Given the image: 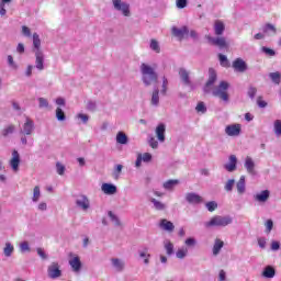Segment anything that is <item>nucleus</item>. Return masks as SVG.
Wrapping results in <instances>:
<instances>
[{"instance_id":"9","label":"nucleus","mask_w":281,"mask_h":281,"mask_svg":"<svg viewBox=\"0 0 281 281\" xmlns=\"http://www.w3.org/2000/svg\"><path fill=\"white\" fill-rule=\"evenodd\" d=\"M44 63L45 56L43 55V52L35 50V67L38 69V71H43V69H45Z\"/></svg>"},{"instance_id":"34","label":"nucleus","mask_w":281,"mask_h":281,"mask_svg":"<svg viewBox=\"0 0 281 281\" xmlns=\"http://www.w3.org/2000/svg\"><path fill=\"white\" fill-rule=\"evenodd\" d=\"M151 104H154V106H157V104H159V89L154 90L151 94Z\"/></svg>"},{"instance_id":"17","label":"nucleus","mask_w":281,"mask_h":281,"mask_svg":"<svg viewBox=\"0 0 281 281\" xmlns=\"http://www.w3.org/2000/svg\"><path fill=\"white\" fill-rule=\"evenodd\" d=\"M238 162V159L236 158V155H231L229 156V164H226L224 166L225 170H227V172H234V170H236V164Z\"/></svg>"},{"instance_id":"15","label":"nucleus","mask_w":281,"mask_h":281,"mask_svg":"<svg viewBox=\"0 0 281 281\" xmlns=\"http://www.w3.org/2000/svg\"><path fill=\"white\" fill-rule=\"evenodd\" d=\"M33 132H34V121H32V119L30 117H26V121L23 124V131L21 133H23L24 135H32Z\"/></svg>"},{"instance_id":"20","label":"nucleus","mask_w":281,"mask_h":281,"mask_svg":"<svg viewBox=\"0 0 281 281\" xmlns=\"http://www.w3.org/2000/svg\"><path fill=\"white\" fill-rule=\"evenodd\" d=\"M156 135L159 142H166V125L159 124L156 127Z\"/></svg>"},{"instance_id":"8","label":"nucleus","mask_w":281,"mask_h":281,"mask_svg":"<svg viewBox=\"0 0 281 281\" xmlns=\"http://www.w3.org/2000/svg\"><path fill=\"white\" fill-rule=\"evenodd\" d=\"M172 34L176 36V38H179V41H183L190 34V30L188 26H182L181 29L173 27Z\"/></svg>"},{"instance_id":"3","label":"nucleus","mask_w":281,"mask_h":281,"mask_svg":"<svg viewBox=\"0 0 281 281\" xmlns=\"http://www.w3.org/2000/svg\"><path fill=\"white\" fill-rule=\"evenodd\" d=\"M227 225H232V217L221 215H215L205 223V227H227Z\"/></svg>"},{"instance_id":"18","label":"nucleus","mask_w":281,"mask_h":281,"mask_svg":"<svg viewBox=\"0 0 281 281\" xmlns=\"http://www.w3.org/2000/svg\"><path fill=\"white\" fill-rule=\"evenodd\" d=\"M214 32L216 36H223V32H225V23L221 20H216L214 22Z\"/></svg>"},{"instance_id":"33","label":"nucleus","mask_w":281,"mask_h":281,"mask_svg":"<svg viewBox=\"0 0 281 281\" xmlns=\"http://www.w3.org/2000/svg\"><path fill=\"white\" fill-rule=\"evenodd\" d=\"M149 47L150 49H153V52H156V54H159L161 52V48L159 47V42H157V40H151Z\"/></svg>"},{"instance_id":"41","label":"nucleus","mask_w":281,"mask_h":281,"mask_svg":"<svg viewBox=\"0 0 281 281\" xmlns=\"http://www.w3.org/2000/svg\"><path fill=\"white\" fill-rule=\"evenodd\" d=\"M14 133V125H9L2 131L3 137H8V135H12Z\"/></svg>"},{"instance_id":"19","label":"nucleus","mask_w":281,"mask_h":281,"mask_svg":"<svg viewBox=\"0 0 281 281\" xmlns=\"http://www.w3.org/2000/svg\"><path fill=\"white\" fill-rule=\"evenodd\" d=\"M270 194L271 193L269 192V190H263L255 195V200H257L258 203H267V201H269Z\"/></svg>"},{"instance_id":"2","label":"nucleus","mask_w":281,"mask_h":281,"mask_svg":"<svg viewBox=\"0 0 281 281\" xmlns=\"http://www.w3.org/2000/svg\"><path fill=\"white\" fill-rule=\"evenodd\" d=\"M228 89L229 82L221 81L220 85L213 89L212 93L214 98H220V100H223V102H229V93H227Z\"/></svg>"},{"instance_id":"55","label":"nucleus","mask_w":281,"mask_h":281,"mask_svg":"<svg viewBox=\"0 0 281 281\" xmlns=\"http://www.w3.org/2000/svg\"><path fill=\"white\" fill-rule=\"evenodd\" d=\"M271 229H273V221L272 220H268L266 222V232H267V234L271 233Z\"/></svg>"},{"instance_id":"6","label":"nucleus","mask_w":281,"mask_h":281,"mask_svg":"<svg viewBox=\"0 0 281 281\" xmlns=\"http://www.w3.org/2000/svg\"><path fill=\"white\" fill-rule=\"evenodd\" d=\"M48 277L52 278V280H56V278H60L63 276V271H60V266L58 262H53L48 267Z\"/></svg>"},{"instance_id":"56","label":"nucleus","mask_w":281,"mask_h":281,"mask_svg":"<svg viewBox=\"0 0 281 281\" xmlns=\"http://www.w3.org/2000/svg\"><path fill=\"white\" fill-rule=\"evenodd\" d=\"M20 249H21L22 252L30 251V244L27 241H23L20 245Z\"/></svg>"},{"instance_id":"52","label":"nucleus","mask_w":281,"mask_h":281,"mask_svg":"<svg viewBox=\"0 0 281 281\" xmlns=\"http://www.w3.org/2000/svg\"><path fill=\"white\" fill-rule=\"evenodd\" d=\"M168 91V79L166 77L162 78V90L161 93L166 95V92Z\"/></svg>"},{"instance_id":"37","label":"nucleus","mask_w":281,"mask_h":281,"mask_svg":"<svg viewBox=\"0 0 281 281\" xmlns=\"http://www.w3.org/2000/svg\"><path fill=\"white\" fill-rule=\"evenodd\" d=\"M124 169V166H122V165H116L115 166V169H114V171H113V178L114 179H120V175H122V170Z\"/></svg>"},{"instance_id":"44","label":"nucleus","mask_w":281,"mask_h":281,"mask_svg":"<svg viewBox=\"0 0 281 281\" xmlns=\"http://www.w3.org/2000/svg\"><path fill=\"white\" fill-rule=\"evenodd\" d=\"M177 258L183 259L186 256H188V248H181L177 251Z\"/></svg>"},{"instance_id":"59","label":"nucleus","mask_w":281,"mask_h":281,"mask_svg":"<svg viewBox=\"0 0 281 281\" xmlns=\"http://www.w3.org/2000/svg\"><path fill=\"white\" fill-rule=\"evenodd\" d=\"M109 216L111 218V221H113V223H115V225H120V218H117V216H115V214H113V212H109Z\"/></svg>"},{"instance_id":"54","label":"nucleus","mask_w":281,"mask_h":281,"mask_svg":"<svg viewBox=\"0 0 281 281\" xmlns=\"http://www.w3.org/2000/svg\"><path fill=\"white\" fill-rule=\"evenodd\" d=\"M272 32L273 34H276L277 30L276 26H273V24H266V26L263 27V32Z\"/></svg>"},{"instance_id":"31","label":"nucleus","mask_w":281,"mask_h":281,"mask_svg":"<svg viewBox=\"0 0 281 281\" xmlns=\"http://www.w3.org/2000/svg\"><path fill=\"white\" fill-rule=\"evenodd\" d=\"M269 78L274 82V85H280L281 82V75L280 72H270Z\"/></svg>"},{"instance_id":"12","label":"nucleus","mask_w":281,"mask_h":281,"mask_svg":"<svg viewBox=\"0 0 281 281\" xmlns=\"http://www.w3.org/2000/svg\"><path fill=\"white\" fill-rule=\"evenodd\" d=\"M209 43H212L213 45H215L216 47H220V49H225V47H227V42L225 41V37H211V36H206Z\"/></svg>"},{"instance_id":"23","label":"nucleus","mask_w":281,"mask_h":281,"mask_svg":"<svg viewBox=\"0 0 281 281\" xmlns=\"http://www.w3.org/2000/svg\"><path fill=\"white\" fill-rule=\"evenodd\" d=\"M101 190L104 194H115V192H117V187L111 183H103Z\"/></svg>"},{"instance_id":"24","label":"nucleus","mask_w":281,"mask_h":281,"mask_svg":"<svg viewBox=\"0 0 281 281\" xmlns=\"http://www.w3.org/2000/svg\"><path fill=\"white\" fill-rule=\"evenodd\" d=\"M223 247H225V241H223L220 238H216L213 245V256H218Z\"/></svg>"},{"instance_id":"14","label":"nucleus","mask_w":281,"mask_h":281,"mask_svg":"<svg viewBox=\"0 0 281 281\" xmlns=\"http://www.w3.org/2000/svg\"><path fill=\"white\" fill-rule=\"evenodd\" d=\"M186 200L192 205H199V203H203V198L196 193H187Z\"/></svg>"},{"instance_id":"64","label":"nucleus","mask_w":281,"mask_h":281,"mask_svg":"<svg viewBox=\"0 0 281 281\" xmlns=\"http://www.w3.org/2000/svg\"><path fill=\"white\" fill-rule=\"evenodd\" d=\"M149 146H150L151 148H157V147L159 146V143L157 142V139H155L154 137H151V138L149 139Z\"/></svg>"},{"instance_id":"49","label":"nucleus","mask_w":281,"mask_h":281,"mask_svg":"<svg viewBox=\"0 0 281 281\" xmlns=\"http://www.w3.org/2000/svg\"><path fill=\"white\" fill-rule=\"evenodd\" d=\"M261 52H263V54H267V56H274L276 55V50L269 48V47H262Z\"/></svg>"},{"instance_id":"60","label":"nucleus","mask_w":281,"mask_h":281,"mask_svg":"<svg viewBox=\"0 0 281 281\" xmlns=\"http://www.w3.org/2000/svg\"><path fill=\"white\" fill-rule=\"evenodd\" d=\"M22 34L24 36L30 37V36H32V31H30V27H27V26H22Z\"/></svg>"},{"instance_id":"30","label":"nucleus","mask_w":281,"mask_h":281,"mask_svg":"<svg viewBox=\"0 0 281 281\" xmlns=\"http://www.w3.org/2000/svg\"><path fill=\"white\" fill-rule=\"evenodd\" d=\"M33 46L36 52H41V37L37 35V33L33 34Z\"/></svg>"},{"instance_id":"32","label":"nucleus","mask_w":281,"mask_h":281,"mask_svg":"<svg viewBox=\"0 0 281 281\" xmlns=\"http://www.w3.org/2000/svg\"><path fill=\"white\" fill-rule=\"evenodd\" d=\"M150 201L154 204V207L156 210H158V211L166 210V204H164L162 202L157 201V199L153 198Z\"/></svg>"},{"instance_id":"50","label":"nucleus","mask_w":281,"mask_h":281,"mask_svg":"<svg viewBox=\"0 0 281 281\" xmlns=\"http://www.w3.org/2000/svg\"><path fill=\"white\" fill-rule=\"evenodd\" d=\"M38 102H40V108L41 109H46V108L49 106V103L47 102V99H45V98H40Z\"/></svg>"},{"instance_id":"28","label":"nucleus","mask_w":281,"mask_h":281,"mask_svg":"<svg viewBox=\"0 0 281 281\" xmlns=\"http://www.w3.org/2000/svg\"><path fill=\"white\" fill-rule=\"evenodd\" d=\"M179 76H180L181 80L184 82V85H190V74L187 72L186 69H180Z\"/></svg>"},{"instance_id":"29","label":"nucleus","mask_w":281,"mask_h":281,"mask_svg":"<svg viewBox=\"0 0 281 281\" xmlns=\"http://www.w3.org/2000/svg\"><path fill=\"white\" fill-rule=\"evenodd\" d=\"M175 186H179V180H168L162 184L165 190H172Z\"/></svg>"},{"instance_id":"46","label":"nucleus","mask_w":281,"mask_h":281,"mask_svg":"<svg viewBox=\"0 0 281 281\" xmlns=\"http://www.w3.org/2000/svg\"><path fill=\"white\" fill-rule=\"evenodd\" d=\"M274 133L278 136L281 135V121L280 120L274 121Z\"/></svg>"},{"instance_id":"4","label":"nucleus","mask_w":281,"mask_h":281,"mask_svg":"<svg viewBox=\"0 0 281 281\" xmlns=\"http://www.w3.org/2000/svg\"><path fill=\"white\" fill-rule=\"evenodd\" d=\"M113 5L115 10H119L123 13V16H131V5L122 0H113Z\"/></svg>"},{"instance_id":"40","label":"nucleus","mask_w":281,"mask_h":281,"mask_svg":"<svg viewBox=\"0 0 281 281\" xmlns=\"http://www.w3.org/2000/svg\"><path fill=\"white\" fill-rule=\"evenodd\" d=\"M165 249H166L168 256H172V254L175 252V245H172V243L168 241L167 244H165Z\"/></svg>"},{"instance_id":"5","label":"nucleus","mask_w":281,"mask_h":281,"mask_svg":"<svg viewBox=\"0 0 281 281\" xmlns=\"http://www.w3.org/2000/svg\"><path fill=\"white\" fill-rule=\"evenodd\" d=\"M241 131H243V127L238 123L232 124L225 127V133L226 135H228V137H238Z\"/></svg>"},{"instance_id":"13","label":"nucleus","mask_w":281,"mask_h":281,"mask_svg":"<svg viewBox=\"0 0 281 281\" xmlns=\"http://www.w3.org/2000/svg\"><path fill=\"white\" fill-rule=\"evenodd\" d=\"M69 265L75 273H78L82 269V261H80V257L78 256H72L69 259Z\"/></svg>"},{"instance_id":"43","label":"nucleus","mask_w":281,"mask_h":281,"mask_svg":"<svg viewBox=\"0 0 281 281\" xmlns=\"http://www.w3.org/2000/svg\"><path fill=\"white\" fill-rule=\"evenodd\" d=\"M56 117L57 120H59V122H63L65 120V112L63 111V109L57 108L56 109Z\"/></svg>"},{"instance_id":"38","label":"nucleus","mask_w":281,"mask_h":281,"mask_svg":"<svg viewBox=\"0 0 281 281\" xmlns=\"http://www.w3.org/2000/svg\"><path fill=\"white\" fill-rule=\"evenodd\" d=\"M41 199V187L36 186L33 189V201L36 203Z\"/></svg>"},{"instance_id":"61","label":"nucleus","mask_w":281,"mask_h":281,"mask_svg":"<svg viewBox=\"0 0 281 281\" xmlns=\"http://www.w3.org/2000/svg\"><path fill=\"white\" fill-rule=\"evenodd\" d=\"M186 245H187L188 247H194V246L196 245V240H195L194 238L190 237V238H188V239L186 240Z\"/></svg>"},{"instance_id":"10","label":"nucleus","mask_w":281,"mask_h":281,"mask_svg":"<svg viewBox=\"0 0 281 281\" xmlns=\"http://www.w3.org/2000/svg\"><path fill=\"white\" fill-rule=\"evenodd\" d=\"M216 70H214V68H210L209 69V79L205 83L204 87V92L207 93L210 91V87H212V85H214V82H216Z\"/></svg>"},{"instance_id":"42","label":"nucleus","mask_w":281,"mask_h":281,"mask_svg":"<svg viewBox=\"0 0 281 281\" xmlns=\"http://www.w3.org/2000/svg\"><path fill=\"white\" fill-rule=\"evenodd\" d=\"M205 205L209 212H214L218 207V203L214 201L207 202Z\"/></svg>"},{"instance_id":"58","label":"nucleus","mask_w":281,"mask_h":281,"mask_svg":"<svg viewBox=\"0 0 281 281\" xmlns=\"http://www.w3.org/2000/svg\"><path fill=\"white\" fill-rule=\"evenodd\" d=\"M139 257H140V258H145V259H144V262H145V265H148V258H150V255H148L147 250L142 251V252L139 254Z\"/></svg>"},{"instance_id":"36","label":"nucleus","mask_w":281,"mask_h":281,"mask_svg":"<svg viewBox=\"0 0 281 281\" xmlns=\"http://www.w3.org/2000/svg\"><path fill=\"white\" fill-rule=\"evenodd\" d=\"M112 263L117 271H122L124 269V262H122L120 259H112Z\"/></svg>"},{"instance_id":"7","label":"nucleus","mask_w":281,"mask_h":281,"mask_svg":"<svg viewBox=\"0 0 281 281\" xmlns=\"http://www.w3.org/2000/svg\"><path fill=\"white\" fill-rule=\"evenodd\" d=\"M10 166L14 172H19V166H21V155L19 150L13 149L12 158L10 159Z\"/></svg>"},{"instance_id":"11","label":"nucleus","mask_w":281,"mask_h":281,"mask_svg":"<svg viewBox=\"0 0 281 281\" xmlns=\"http://www.w3.org/2000/svg\"><path fill=\"white\" fill-rule=\"evenodd\" d=\"M233 68L235 69V71H238L239 74H245V71H247V63H245L243 58H236L233 61Z\"/></svg>"},{"instance_id":"51","label":"nucleus","mask_w":281,"mask_h":281,"mask_svg":"<svg viewBox=\"0 0 281 281\" xmlns=\"http://www.w3.org/2000/svg\"><path fill=\"white\" fill-rule=\"evenodd\" d=\"M256 93H258V89H256V87H249V89H248L249 98H251V99L256 98Z\"/></svg>"},{"instance_id":"39","label":"nucleus","mask_w":281,"mask_h":281,"mask_svg":"<svg viewBox=\"0 0 281 281\" xmlns=\"http://www.w3.org/2000/svg\"><path fill=\"white\" fill-rule=\"evenodd\" d=\"M218 58H220V64L222 65V67H229V60H227V56H225L223 54H218Z\"/></svg>"},{"instance_id":"47","label":"nucleus","mask_w":281,"mask_h":281,"mask_svg":"<svg viewBox=\"0 0 281 281\" xmlns=\"http://www.w3.org/2000/svg\"><path fill=\"white\" fill-rule=\"evenodd\" d=\"M195 110L198 113H205L207 111V108H205V103L199 102Z\"/></svg>"},{"instance_id":"35","label":"nucleus","mask_w":281,"mask_h":281,"mask_svg":"<svg viewBox=\"0 0 281 281\" xmlns=\"http://www.w3.org/2000/svg\"><path fill=\"white\" fill-rule=\"evenodd\" d=\"M13 251H14V246H12V244L10 243H7L4 247V256H7V258H10Z\"/></svg>"},{"instance_id":"22","label":"nucleus","mask_w":281,"mask_h":281,"mask_svg":"<svg viewBox=\"0 0 281 281\" xmlns=\"http://www.w3.org/2000/svg\"><path fill=\"white\" fill-rule=\"evenodd\" d=\"M245 168L249 175H256V171L254 170V168H256V164L254 162V159H251V157L249 156L246 157Z\"/></svg>"},{"instance_id":"21","label":"nucleus","mask_w":281,"mask_h":281,"mask_svg":"<svg viewBox=\"0 0 281 281\" xmlns=\"http://www.w3.org/2000/svg\"><path fill=\"white\" fill-rule=\"evenodd\" d=\"M160 227L165 232H169V233L175 232V224L166 218L160 221Z\"/></svg>"},{"instance_id":"63","label":"nucleus","mask_w":281,"mask_h":281,"mask_svg":"<svg viewBox=\"0 0 281 281\" xmlns=\"http://www.w3.org/2000/svg\"><path fill=\"white\" fill-rule=\"evenodd\" d=\"M257 104L260 106V109H265V106H267V103L265 100H262V97H258Z\"/></svg>"},{"instance_id":"48","label":"nucleus","mask_w":281,"mask_h":281,"mask_svg":"<svg viewBox=\"0 0 281 281\" xmlns=\"http://www.w3.org/2000/svg\"><path fill=\"white\" fill-rule=\"evenodd\" d=\"M176 5L180 10H183L188 5V0H176Z\"/></svg>"},{"instance_id":"57","label":"nucleus","mask_w":281,"mask_h":281,"mask_svg":"<svg viewBox=\"0 0 281 281\" xmlns=\"http://www.w3.org/2000/svg\"><path fill=\"white\" fill-rule=\"evenodd\" d=\"M37 256H40L42 260H47V255L45 254V250H43V248H37Z\"/></svg>"},{"instance_id":"25","label":"nucleus","mask_w":281,"mask_h":281,"mask_svg":"<svg viewBox=\"0 0 281 281\" xmlns=\"http://www.w3.org/2000/svg\"><path fill=\"white\" fill-rule=\"evenodd\" d=\"M238 194H245V176H241L236 184Z\"/></svg>"},{"instance_id":"45","label":"nucleus","mask_w":281,"mask_h":281,"mask_svg":"<svg viewBox=\"0 0 281 281\" xmlns=\"http://www.w3.org/2000/svg\"><path fill=\"white\" fill-rule=\"evenodd\" d=\"M234 183H235V180L234 179H231L226 182L224 189L226 190V192H232V190H234Z\"/></svg>"},{"instance_id":"26","label":"nucleus","mask_w":281,"mask_h":281,"mask_svg":"<svg viewBox=\"0 0 281 281\" xmlns=\"http://www.w3.org/2000/svg\"><path fill=\"white\" fill-rule=\"evenodd\" d=\"M262 276H263V278H274L276 269H273V267H271V266H268L265 268Z\"/></svg>"},{"instance_id":"16","label":"nucleus","mask_w":281,"mask_h":281,"mask_svg":"<svg viewBox=\"0 0 281 281\" xmlns=\"http://www.w3.org/2000/svg\"><path fill=\"white\" fill-rule=\"evenodd\" d=\"M77 206L81 207V210L87 211L90 207L89 198L87 195H80L76 201Z\"/></svg>"},{"instance_id":"53","label":"nucleus","mask_w":281,"mask_h":281,"mask_svg":"<svg viewBox=\"0 0 281 281\" xmlns=\"http://www.w3.org/2000/svg\"><path fill=\"white\" fill-rule=\"evenodd\" d=\"M56 169H57V173H58V175H60V176L65 175V167H64L63 164L57 162V164H56Z\"/></svg>"},{"instance_id":"27","label":"nucleus","mask_w":281,"mask_h":281,"mask_svg":"<svg viewBox=\"0 0 281 281\" xmlns=\"http://www.w3.org/2000/svg\"><path fill=\"white\" fill-rule=\"evenodd\" d=\"M116 143L122 145L128 144V136H126L124 132H119L116 134Z\"/></svg>"},{"instance_id":"1","label":"nucleus","mask_w":281,"mask_h":281,"mask_svg":"<svg viewBox=\"0 0 281 281\" xmlns=\"http://www.w3.org/2000/svg\"><path fill=\"white\" fill-rule=\"evenodd\" d=\"M140 71L143 75V82L146 85V87H150L154 82H157L159 80V76L155 71V67H151L148 64H142L140 65Z\"/></svg>"},{"instance_id":"62","label":"nucleus","mask_w":281,"mask_h":281,"mask_svg":"<svg viewBox=\"0 0 281 281\" xmlns=\"http://www.w3.org/2000/svg\"><path fill=\"white\" fill-rule=\"evenodd\" d=\"M142 159L143 161L148 162L153 159V155H150V153H145L143 154Z\"/></svg>"}]
</instances>
